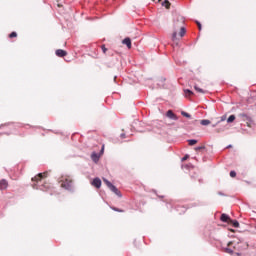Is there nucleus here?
I'll use <instances>...</instances> for the list:
<instances>
[{"mask_svg":"<svg viewBox=\"0 0 256 256\" xmlns=\"http://www.w3.org/2000/svg\"><path fill=\"white\" fill-rule=\"evenodd\" d=\"M249 248V244L245 241L234 240L228 242L227 247L225 248V253H229L230 255H243V251H247Z\"/></svg>","mask_w":256,"mask_h":256,"instance_id":"f257e3e1","label":"nucleus"},{"mask_svg":"<svg viewBox=\"0 0 256 256\" xmlns=\"http://www.w3.org/2000/svg\"><path fill=\"white\" fill-rule=\"evenodd\" d=\"M47 177V172H43V173H39L38 175H36L35 177L32 178L33 181V189H40V191H47V189H49V184H44L39 186L38 183H41L42 179H46Z\"/></svg>","mask_w":256,"mask_h":256,"instance_id":"f03ea898","label":"nucleus"},{"mask_svg":"<svg viewBox=\"0 0 256 256\" xmlns=\"http://www.w3.org/2000/svg\"><path fill=\"white\" fill-rule=\"evenodd\" d=\"M174 18H175L174 26L180 27V33H179L180 37H185L186 30H185V27L182 26L185 23V18L177 14L174 16Z\"/></svg>","mask_w":256,"mask_h":256,"instance_id":"7ed1b4c3","label":"nucleus"},{"mask_svg":"<svg viewBox=\"0 0 256 256\" xmlns=\"http://www.w3.org/2000/svg\"><path fill=\"white\" fill-rule=\"evenodd\" d=\"M60 183L62 189H66L67 191H73V178H71V176L63 177Z\"/></svg>","mask_w":256,"mask_h":256,"instance_id":"20e7f679","label":"nucleus"},{"mask_svg":"<svg viewBox=\"0 0 256 256\" xmlns=\"http://www.w3.org/2000/svg\"><path fill=\"white\" fill-rule=\"evenodd\" d=\"M105 185H107V187L110 189V191H112V193H115V195H117L118 197H122L121 195V191H119V189H117V187H115V185H113L109 180L107 179H103Z\"/></svg>","mask_w":256,"mask_h":256,"instance_id":"39448f33","label":"nucleus"},{"mask_svg":"<svg viewBox=\"0 0 256 256\" xmlns=\"http://www.w3.org/2000/svg\"><path fill=\"white\" fill-rule=\"evenodd\" d=\"M91 185L93 187H96V189H101V179L100 178H94Z\"/></svg>","mask_w":256,"mask_h":256,"instance_id":"423d86ee","label":"nucleus"},{"mask_svg":"<svg viewBox=\"0 0 256 256\" xmlns=\"http://www.w3.org/2000/svg\"><path fill=\"white\" fill-rule=\"evenodd\" d=\"M7 187H9V182L5 179L0 180V191H5Z\"/></svg>","mask_w":256,"mask_h":256,"instance_id":"0eeeda50","label":"nucleus"},{"mask_svg":"<svg viewBox=\"0 0 256 256\" xmlns=\"http://www.w3.org/2000/svg\"><path fill=\"white\" fill-rule=\"evenodd\" d=\"M166 116L168 117V119H173V121H177L178 119L177 115L173 113V110H168Z\"/></svg>","mask_w":256,"mask_h":256,"instance_id":"6e6552de","label":"nucleus"},{"mask_svg":"<svg viewBox=\"0 0 256 256\" xmlns=\"http://www.w3.org/2000/svg\"><path fill=\"white\" fill-rule=\"evenodd\" d=\"M220 220L223 222V223H230L231 221V217H229V215L227 214H222L221 217H220Z\"/></svg>","mask_w":256,"mask_h":256,"instance_id":"1a4fd4ad","label":"nucleus"},{"mask_svg":"<svg viewBox=\"0 0 256 256\" xmlns=\"http://www.w3.org/2000/svg\"><path fill=\"white\" fill-rule=\"evenodd\" d=\"M57 57H67V51L63 49L56 50Z\"/></svg>","mask_w":256,"mask_h":256,"instance_id":"9d476101","label":"nucleus"},{"mask_svg":"<svg viewBox=\"0 0 256 256\" xmlns=\"http://www.w3.org/2000/svg\"><path fill=\"white\" fill-rule=\"evenodd\" d=\"M123 45H126L128 49H131V38L127 37L122 41Z\"/></svg>","mask_w":256,"mask_h":256,"instance_id":"9b49d317","label":"nucleus"},{"mask_svg":"<svg viewBox=\"0 0 256 256\" xmlns=\"http://www.w3.org/2000/svg\"><path fill=\"white\" fill-rule=\"evenodd\" d=\"M91 159L92 161H94V163H97V161H99V154L98 153H92L91 154Z\"/></svg>","mask_w":256,"mask_h":256,"instance_id":"f8f14e48","label":"nucleus"},{"mask_svg":"<svg viewBox=\"0 0 256 256\" xmlns=\"http://www.w3.org/2000/svg\"><path fill=\"white\" fill-rule=\"evenodd\" d=\"M228 225H232L233 227L238 228L239 227V222L237 220H231L230 219V222L228 223Z\"/></svg>","mask_w":256,"mask_h":256,"instance_id":"ddd939ff","label":"nucleus"},{"mask_svg":"<svg viewBox=\"0 0 256 256\" xmlns=\"http://www.w3.org/2000/svg\"><path fill=\"white\" fill-rule=\"evenodd\" d=\"M194 89H195V91H197V93H202V94L207 93V91L199 88V86H197V85L194 86Z\"/></svg>","mask_w":256,"mask_h":256,"instance_id":"4468645a","label":"nucleus"},{"mask_svg":"<svg viewBox=\"0 0 256 256\" xmlns=\"http://www.w3.org/2000/svg\"><path fill=\"white\" fill-rule=\"evenodd\" d=\"M184 93H185V97H191V95H193V91L189 89L184 90Z\"/></svg>","mask_w":256,"mask_h":256,"instance_id":"2eb2a0df","label":"nucleus"},{"mask_svg":"<svg viewBox=\"0 0 256 256\" xmlns=\"http://www.w3.org/2000/svg\"><path fill=\"white\" fill-rule=\"evenodd\" d=\"M200 124L204 125V126L211 125V121L210 120H201Z\"/></svg>","mask_w":256,"mask_h":256,"instance_id":"dca6fc26","label":"nucleus"},{"mask_svg":"<svg viewBox=\"0 0 256 256\" xmlns=\"http://www.w3.org/2000/svg\"><path fill=\"white\" fill-rule=\"evenodd\" d=\"M235 121V115H230L227 119V123H233Z\"/></svg>","mask_w":256,"mask_h":256,"instance_id":"f3484780","label":"nucleus"},{"mask_svg":"<svg viewBox=\"0 0 256 256\" xmlns=\"http://www.w3.org/2000/svg\"><path fill=\"white\" fill-rule=\"evenodd\" d=\"M181 115H182L183 117H187V119H191V114H189V113H187V112H185V111H182V112H181Z\"/></svg>","mask_w":256,"mask_h":256,"instance_id":"a211bd4d","label":"nucleus"},{"mask_svg":"<svg viewBox=\"0 0 256 256\" xmlns=\"http://www.w3.org/2000/svg\"><path fill=\"white\" fill-rule=\"evenodd\" d=\"M163 5H165L166 9H169L171 7V2H169V0H165Z\"/></svg>","mask_w":256,"mask_h":256,"instance_id":"6ab92c4d","label":"nucleus"},{"mask_svg":"<svg viewBox=\"0 0 256 256\" xmlns=\"http://www.w3.org/2000/svg\"><path fill=\"white\" fill-rule=\"evenodd\" d=\"M188 143L190 146L197 145V140H195V139L188 140Z\"/></svg>","mask_w":256,"mask_h":256,"instance_id":"aec40b11","label":"nucleus"},{"mask_svg":"<svg viewBox=\"0 0 256 256\" xmlns=\"http://www.w3.org/2000/svg\"><path fill=\"white\" fill-rule=\"evenodd\" d=\"M112 210H113V211H117L118 213H125L124 210H121V209L116 208V207H112Z\"/></svg>","mask_w":256,"mask_h":256,"instance_id":"412c9836","label":"nucleus"},{"mask_svg":"<svg viewBox=\"0 0 256 256\" xmlns=\"http://www.w3.org/2000/svg\"><path fill=\"white\" fill-rule=\"evenodd\" d=\"M14 37H17V32H11V33L9 34V38H10V39H13Z\"/></svg>","mask_w":256,"mask_h":256,"instance_id":"4be33fe9","label":"nucleus"},{"mask_svg":"<svg viewBox=\"0 0 256 256\" xmlns=\"http://www.w3.org/2000/svg\"><path fill=\"white\" fill-rule=\"evenodd\" d=\"M202 149H205V146H198L195 148V151H202Z\"/></svg>","mask_w":256,"mask_h":256,"instance_id":"5701e85b","label":"nucleus"},{"mask_svg":"<svg viewBox=\"0 0 256 256\" xmlns=\"http://www.w3.org/2000/svg\"><path fill=\"white\" fill-rule=\"evenodd\" d=\"M230 177H237V172L231 171L230 172Z\"/></svg>","mask_w":256,"mask_h":256,"instance_id":"b1692460","label":"nucleus"},{"mask_svg":"<svg viewBox=\"0 0 256 256\" xmlns=\"http://www.w3.org/2000/svg\"><path fill=\"white\" fill-rule=\"evenodd\" d=\"M172 39H173V41H175L177 39V32H173Z\"/></svg>","mask_w":256,"mask_h":256,"instance_id":"393cba45","label":"nucleus"},{"mask_svg":"<svg viewBox=\"0 0 256 256\" xmlns=\"http://www.w3.org/2000/svg\"><path fill=\"white\" fill-rule=\"evenodd\" d=\"M101 49H102V51H103L104 54L107 53V47H105V45H102V46H101Z\"/></svg>","mask_w":256,"mask_h":256,"instance_id":"a878e982","label":"nucleus"},{"mask_svg":"<svg viewBox=\"0 0 256 256\" xmlns=\"http://www.w3.org/2000/svg\"><path fill=\"white\" fill-rule=\"evenodd\" d=\"M225 129H226L225 127L224 128H220V129L218 128V129H216V133H221V131H225Z\"/></svg>","mask_w":256,"mask_h":256,"instance_id":"bb28decb","label":"nucleus"},{"mask_svg":"<svg viewBox=\"0 0 256 256\" xmlns=\"http://www.w3.org/2000/svg\"><path fill=\"white\" fill-rule=\"evenodd\" d=\"M196 24L198 25L199 31H201V23L199 21H196Z\"/></svg>","mask_w":256,"mask_h":256,"instance_id":"cd10ccee","label":"nucleus"},{"mask_svg":"<svg viewBox=\"0 0 256 256\" xmlns=\"http://www.w3.org/2000/svg\"><path fill=\"white\" fill-rule=\"evenodd\" d=\"M187 159H189V156H188V155L184 156V157L182 158V161H187Z\"/></svg>","mask_w":256,"mask_h":256,"instance_id":"c85d7f7f","label":"nucleus"},{"mask_svg":"<svg viewBox=\"0 0 256 256\" xmlns=\"http://www.w3.org/2000/svg\"><path fill=\"white\" fill-rule=\"evenodd\" d=\"M120 137H121V139H125V133H122V134L120 135Z\"/></svg>","mask_w":256,"mask_h":256,"instance_id":"c756f323","label":"nucleus"},{"mask_svg":"<svg viewBox=\"0 0 256 256\" xmlns=\"http://www.w3.org/2000/svg\"><path fill=\"white\" fill-rule=\"evenodd\" d=\"M242 117H246V119H248L247 115L246 114H242Z\"/></svg>","mask_w":256,"mask_h":256,"instance_id":"7c9ffc66","label":"nucleus"},{"mask_svg":"<svg viewBox=\"0 0 256 256\" xmlns=\"http://www.w3.org/2000/svg\"><path fill=\"white\" fill-rule=\"evenodd\" d=\"M247 127H251V123L247 122Z\"/></svg>","mask_w":256,"mask_h":256,"instance_id":"2f4dec72","label":"nucleus"},{"mask_svg":"<svg viewBox=\"0 0 256 256\" xmlns=\"http://www.w3.org/2000/svg\"><path fill=\"white\" fill-rule=\"evenodd\" d=\"M221 121H225V117H222V118H221Z\"/></svg>","mask_w":256,"mask_h":256,"instance_id":"473e14b6","label":"nucleus"},{"mask_svg":"<svg viewBox=\"0 0 256 256\" xmlns=\"http://www.w3.org/2000/svg\"><path fill=\"white\" fill-rule=\"evenodd\" d=\"M58 7H61V5H60V4H58Z\"/></svg>","mask_w":256,"mask_h":256,"instance_id":"72a5a7b5","label":"nucleus"}]
</instances>
